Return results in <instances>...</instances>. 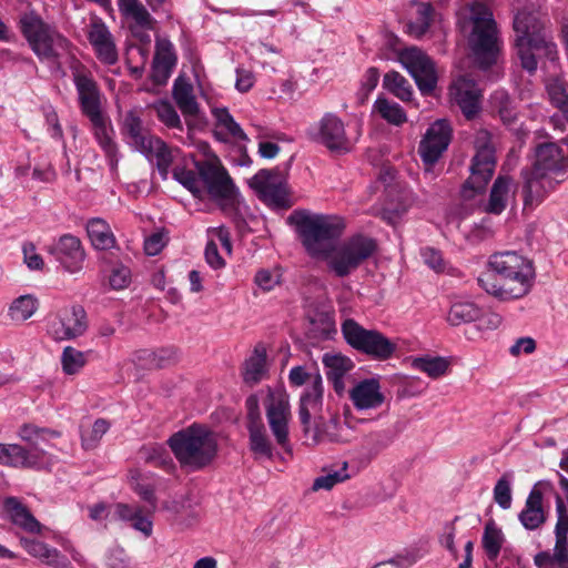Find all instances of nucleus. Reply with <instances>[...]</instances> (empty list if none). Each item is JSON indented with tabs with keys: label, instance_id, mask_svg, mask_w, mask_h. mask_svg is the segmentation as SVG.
Masks as SVG:
<instances>
[{
	"label": "nucleus",
	"instance_id": "obj_11",
	"mask_svg": "<svg viewBox=\"0 0 568 568\" xmlns=\"http://www.w3.org/2000/svg\"><path fill=\"white\" fill-rule=\"evenodd\" d=\"M290 383L293 386H302L307 383L306 388L300 397L298 417L303 426V433L310 432V419L321 412L323 406L324 386L318 372L310 373L304 366H294L288 373Z\"/></svg>",
	"mask_w": 568,
	"mask_h": 568
},
{
	"label": "nucleus",
	"instance_id": "obj_45",
	"mask_svg": "<svg viewBox=\"0 0 568 568\" xmlns=\"http://www.w3.org/2000/svg\"><path fill=\"white\" fill-rule=\"evenodd\" d=\"M38 300L30 294L17 297L9 307V316L14 322L29 320L38 310Z\"/></svg>",
	"mask_w": 568,
	"mask_h": 568
},
{
	"label": "nucleus",
	"instance_id": "obj_43",
	"mask_svg": "<svg viewBox=\"0 0 568 568\" xmlns=\"http://www.w3.org/2000/svg\"><path fill=\"white\" fill-rule=\"evenodd\" d=\"M534 564L537 568H568V548L555 546L552 551H539Z\"/></svg>",
	"mask_w": 568,
	"mask_h": 568
},
{
	"label": "nucleus",
	"instance_id": "obj_63",
	"mask_svg": "<svg viewBox=\"0 0 568 568\" xmlns=\"http://www.w3.org/2000/svg\"><path fill=\"white\" fill-rule=\"evenodd\" d=\"M41 561L53 568H73L70 560L64 555L50 546L48 547Z\"/></svg>",
	"mask_w": 568,
	"mask_h": 568
},
{
	"label": "nucleus",
	"instance_id": "obj_22",
	"mask_svg": "<svg viewBox=\"0 0 568 568\" xmlns=\"http://www.w3.org/2000/svg\"><path fill=\"white\" fill-rule=\"evenodd\" d=\"M544 490H552L549 481H539L530 490L518 519L527 530H536L546 521L542 507Z\"/></svg>",
	"mask_w": 568,
	"mask_h": 568
},
{
	"label": "nucleus",
	"instance_id": "obj_13",
	"mask_svg": "<svg viewBox=\"0 0 568 568\" xmlns=\"http://www.w3.org/2000/svg\"><path fill=\"white\" fill-rule=\"evenodd\" d=\"M265 414L276 444L286 454L292 455L293 450L288 429L292 415L288 395L283 390L268 388L267 399L265 402Z\"/></svg>",
	"mask_w": 568,
	"mask_h": 568
},
{
	"label": "nucleus",
	"instance_id": "obj_40",
	"mask_svg": "<svg viewBox=\"0 0 568 568\" xmlns=\"http://www.w3.org/2000/svg\"><path fill=\"white\" fill-rule=\"evenodd\" d=\"M412 4L417 6L416 17L407 23V31L415 38H422L430 28L434 8L429 2L413 0Z\"/></svg>",
	"mask_w": 568,
	"mask_h": 568
},
{
	"label": "nucleus",
	"instance_id": "obj_39",
	"mask_svg": "<svg viewBox=\"0 0 568 568\" xmlns=\"http://www.w3.org/2000/svg\"><path fill=\"white\" fill-rule=\"evenodd\" d=\"M59 316L71 339L83 335L88 328L87 314L84 308L80 305H73L70 308L62 310Z\"/></svg>",
	"mask_w": 568,
	"mask_h": 568
},
{
	"label": "nucleus",
	"instance_id": "obj_59",
	"mask_svg": "<svg viewBox=\"0 0 568 568\" xmlns=\"http://www.w3.org/2000/svg\"><path fill=\"white\" fill-rule=\"evenodd\" d=\"M551 103L562 112V116L568 120V94L561 83H552L547 88Z\"/></svg>",
	"mask_w": 568,
	"mask_h": 568
},
{
	"label": "nucleus",
	"instance_id": "obj_41",
	"mask_svg": "<svg viewBox=\"0 0 568 568\" xmlns=\"http://www.w3.org/2000/svg\"><path fill=\"white\" fill-rule=\"evenodd\" d=\"M266 374V353L265 349L255 348L250 358L245 361L243 369V379L246 384L253 386L260 383Z\"/></svg>",
	"mask_w": 568,
	"mask_h": 568
},
{
	"label": "nucleus",
	"instance_id": "obj_58",
	"mask_svg": "<svg viewBox=\"0 0 568 568\" xmlns=\"http://www.w3.org/2000/svg\"><path fill=\"white\" fill-rule=\"evenodd\" d=\"M379 81V72L376 68H368L361 80V87L357 91L358 103L363 104L368 95L375 90Z\"/></svg>",
	"mask_w": 568,
	"mask_h": 568
},
{
	"label": "nucleus",
	"instance_id": "obj_29",
	"mask_svg": "<svg viewBox=\"0 0 568 568\" xmlns=\"http://www.w3.org/2000/svg\"><path fill=\"white\" fill-rule=\"evenodd\" d=\"M142 153L150 162L155 161L158 171L163 180L168 178L169 169L173 163V150L169 148V145L162 141L160 138L153 136L145 144L144 149L139 151Z\"/></svg>",
	"mask_w": 568,
	"mask_h": 568
},
{
	"label": "nucleus",
	"instance_id": "obj_38",
	"mask_svg": "<svg viewBox=\"0 0 568 568\" xmlns=\"http://www.w3.org/2000/svg\"><path fill=\"white\" fill-rule=\"evenodd\" d=\"M173 99L184 115H195L199 104L193 93V87L182 78H178L173 85Z\"/></svg>",
	"mask_w": 568,
	"mask_h": 568
},
{
	"label": "nucleus",
	"instance_id": "obj_17",
	"mask_svg": "<svg viewBox=\"0 0 568 568\" xmlns=\"http://www.w3.org/2000/svg\"><path fill=\"white\" fill-rule=\"evenodd\" d=\"M195 166L201 183L211 197L214 200H231L233 197L235 186L223 166L209 161L196 162Z\"/></svg>",
	"mask_w": 568,
	"mask_h": 568
},
{
	"label": "nucleus",
	"instance_id": "obj_19",
	"mask_svg": "<svg viewBox=\"0 0 568 568\" xmlns=\"http://www.w3.org/2000/svg\"><path fill=\"white\" fill-rule=\"evenodd\" d=\"M450 95L466 119H474L480 111L481 90L469 75H462L453 83Z\"/></svg>",
	"mask_w": 568,
	"mask_h": 568
},
{
	"label": "nucleus",
	"instance_id": "obj_23",
	"mask_svg": "<svg viewBox=\"0 0 568 568\" xmlns=\"http://www.w3.org/2000/svg\"><path fill=\"white\" fill-rule=\"evenodd\" d=\"M88 39L102 63L112 65L118 61V51L113 37L101 20L91 22Z\"/></svg>",
	"mask_w": 568,
	"mask_h": 568
},
{
	"label": "nucleus",
	"instance_id": "obj_9",
	"mask_svg": "<svg viewBox=\"0 0 568 568\" xmlns=\"http://www.w3.org/2000/svg\"><path fill=\"white\" fill-rule=\"evenodd\" d=\"M306 136L335 155L347 154L355 145V141L346 132L344 121L333 112L324 113L317 122L310 125Z\"/></svg>",
	"mask_w": 568,
	"mask_h": 568
},
{
	"label": "nucleus",
	"instance_id": "obj_57",
	"mask_svg": "<svg viewBox=\"0 0 568 568\" xmlns=\"http://www.w3.org/2000/svg\"><path fill=\"white\" fill-rule=\"evenodd\" d=\"M158 119L170 129L183 130L180 115L168 101H160L154 105Z\"/></svg>",
	"mask_w": 568,
	"mask_h": 568
},
{
	"label": "nucleus",
	"instance_id": "obj_26",
	"mask_svg": "<svg viewBox=\"0 0 568 568\" xmlns=\"http://www.w3.org/2000/svg\"><path fill=\"white\" fill-rule=\"evenodd\" d=\"M322 362L328 382L332 383L335 393L342 395L345 392L344 378L355 367L353 361L342 354L326 353L323 355Z\"/></svg>",
	"mask_w": 568,
	"mask_h": 568
},
{
	"label": "nucleus",
	"instance_id": "obj_37",
	"mask_svg": "<svg viewBox=\"0 0 568 568\" xmlns=\"http://www.w3.org/2000/svg\"><path fill=\"white\" fill-rule=\"evenodd\" d=\"M397 432L392 427L371 432L363 438V448L369 458H375L393 444Z\"/></svg>",
	"mask_w": 568,
	"mask_h": 568
},
{
	"label": "nucleus",
	"instance_id": "obj_3",
	"mask_svg": "<svg viewBox=\"0 0 568 568\" xmlns=\"http://www.w3.org/2000/svg\"><path fill=\"white\" fill-rule=\"evenodd\" d=\"M70 70L78 92L81 111L89 118L94 138L104 151L111 171H115L119 163L118 146L112 136L113 130L101 112L98 83L94 81L91 72L77 59H72Z\"/></svg>",
	"mask_w": 568,
	"mask_h": 568
},
{
	"label": "nucleus",
	"instance_id": "obj_62",
	"mask_svg": "<svg viewBox=\"0 0 568 568\" xmlns=\"http://www.w3.org/2000/svg\"><path fill=\"white\" fill-rule=\"evenodd\" d=\"M131 281V271L123 265L115 266L110 274V285L114 290L125 288Z\"/></svg>",
	"mask_w": 568,
	"mask_h": 568
},
{
	"label": "nucleus",
	"instance_id": "obj_32",
	"mask_svg": "<svg viewBox=\"0 0 568 568\" xmlns=\"http://www.w3.org/2000/svg\"><path fill=\"white\" fill-rule=\"evenodd\" d=\"M88 236L97 250H110L116 244L110 225L100 217L90 219L87 223Z\"/></svg>",
	"mask_w": 568,
	"mask_h": 568
},
{
	"label": "nucleus",
	"instance_id": "obj_6",
	"mask_svg": "<svg viewBox=\"0 0 568 568\" xmlns=\"http://www.w3.org/2000/svg\"><path fill=\"white\" fill-rule=\"evenodd\" d=\"M174 457L183 469L197 471L209 466L217 455V440L213 432L201 424H192L168 439Z\"/></svg>",
	"mask_w": 568,
	"mask_h": 568
},
{
	"label": "nucleus",
	"instance_id": "obj_5",
	"mask_svg": "<svg viewBox=\"0 0 568 568\" xmlns=\"http://www.w3.org/2000/svg\"><path fill=\"white\" fill-rule=\"evenodd\" d=\"M462 28H470L468 45L477 67L487 70L496 64L503 41L490 9L480 2L470 4L469 14L462 22Z\"/></svg>",
	"mask_w": 568,
	"mask_h": 568
},
{
	"label": "nucleus",
	"instance_id": "obj_18",
	"mask_svg": "<svg viewBox=\"0 0 568 568\" xmlns=\"http://www.w3.org/2000/svg\"><path fill=\"white\" fill-rule=\"evenodd\" d=\"M48 253L70 273L79 272L85 258L80 239L72 234L60 236L57 242L48 246Z\"/></svg>",
	"mask_w": 568,
	"mask_h": 568
},
{
	"label": "nucleus",
	"instance_id": "obj_16",
	"mask_svg": "<svg viewBox=\"0 0 568 568\" xmlns=\"http://www.w3.org/2000/svg\"><path fill=\"white\" fill-rule=\"evenodd\" d=\"M48 454L40 447H27L16 443H0V465L18 469H42Z\"/></svg>",
	"mask_w": 568,
	"mask_h": 568
},
{
	"label": "nucleus",
	"instance_id": "obj_14",
	"mask_svg": "<svg viewBox=\"0 0 568 568\" xmlns=\"http://www.w3.org/2000/svg\"><path fill=\"white\" fill-rule=\"evenodd\" d=\"M398 59L423 94H429L435 90L437 72L429 55L416 47H410L402 50Z\"/></svg>",
	"mask_w": 568,
	"mask_h": 568
},
{
	"label": "nucleus",
	"instance_id": "obj_53",
	"mask_svg": "<svg viewBox=\"0 0 568 568\" xmlns=\"http://www.w3.org/2000/svg\"><path fill=\"white\" fill-rule=\"evenodd\" d=\"M513 474L505 473L495 484L494 500L503 509H509L513 501L511 495Z\"/></svg>",
	"mask_w": 568,
	"mask_h": 568
},
{
	"label": "nucleus",
	"instance_id": "obj_25",
	"mask_svg": "<svg viewBox=\"0 0 568 568\" xmlns=\"http://www.w3.org/2000/svg\"><path fill=\"white\" fill-rule=\"evenodd\" d=\"M349 399L357 410L376 409L385 402L381 384L376 378H366L358 382L349 390Z\"/></svg>",
	"mask_w": 568,
	"mask_h": 568
},
{
	"label": "nucleus",
	"instance_id": "obj_24",
	"mask_svg": "<svg viewBox=\"0 0 568 568\" xmlns=\"http://www.w3.org/2000/svg\"><path fill=\"white\" fill-rule=\"evenodd\" d=\"M174 45L168 39H158L155 54L152 62V80L158 85H163L171 77L176 64Z\"/></svg>",
	"mask_w": 568,
	"mask_h": 568
},
{
	"label": "nucleus",
	"instance_id": "obj_21",
	"mask_svg": "<svg viewBox=\"0 0 568 568\" xmlns=\"http://www.w3.org/2000/svg\"><path fill=\"white\" fill-rule=\"evenodd\" d=\"M521 176L524 179L523 196L525 207L538 205L545 196L554 190L556 184L561 182V180L555 179L554 176L538 174L537 170L534 168L524 169Z\"/></svg>",
	"mask_w": 568,
	"mask_h": 568
},
{
	"label": "nucleus",
	"instance_id": "obj_35",
	"mask_svg": "<svg viewBox=\"0 0 568 568\" xmlns=\"http://www.w3.org/2000/svg\"><path fill=\"white\" fill-rule=\"evenodd\" d=\"M513 189V180L509 176H498L490 190L489 201L486 211L491 214H500L507 206L509 194Z\"/></svg>",
	"mask_w": 568,
	"mask_h": 568
},
{
	"label": "nucleus",
	"instance_id": "obj_33",
	"mask_svg": "<svg viewBox=\"0 0 568 568\" xmlns=\"http://www.w3.org/2000/svg\"><path fill=\"white\" fill-rule=\"evenodd\" d=\"M139 457L144 463L159 467L169 474L176 470V465L166 448L159 444L143 445L139 450Z\"/></svg>",
	"mask_w": 568,
	"mask_h": 568
},
{
	"label": "nucleus",
	"instance_id": "obj_4",
	"mask_svg": "<svg viewBox=\"0 0 568 568\" xmlns=\"http://www.w3.org/2000/svg\"><path fill=\"white\" fill-rule=\"evenodd\" d=\"M515 49L520 65L532 74L538 68L537 57L555 61L558 58L557 44L546 31L537 12L526 9L519 10L513 22Z\"/></svg>",
	"mask_w": 568,
	"mask_h": 568
},
{
	"label": "nucleus",
	"instance_id": "obj_27",
	"mask_svg": "<svg viewBox=\"0 0 568 568\" xmlns=\"http://www.w3.org/2000/svg\"><path fill=\"white\" fill-rule=\"evenodd\" d=\"M343 426L337 416H332L324 420L322 417L315 422L312 428V418L310 419V432L305 437L311 440L312 445L322 443H345L347 439L343 436Z\"/></svg>",
	"mask_w": 568,
	"mask_h": 568
},
{
	"label": "nucleus",
	"instance_id": "obj_48",
	"mask_svg": "<svg viewBox=\"0 0 568 568\" xmlns=\"http://www.w3.org/2000/svg\"><path fill=\"white\" fill-rule=\"evenodd\" d=\"M481 541L487 557L490 560H495L499 556L504 542V535L501 529L498 528L493 520L486 524Z\"/></svg>",
	"mask_w": 568,
	"mask_h": 568
},
{
	"label": "nucleus",
	"instance_id": "obj_47",
	"mask_svg": "<svg viewBox=\"0 0 568 568\" xmlns=\"http://www.w3.org/2000/svg\"><path fill=\"white\" fill-rule=\"evenodd\" d=\"M490 105L505 124H511L516 120V112L509 94L505 90H496L490 95Z\"/></svg>",
	"mask_w": 568,
	"mask_h": 568
},
{
	"label": "nucleus",
	"instance_id": "obj_42",
	"mask_svg": "<svg viewBox=\"0 0 568 568\" xmlns=\"http://www.w3.org/2000/svg\"><path fill=\"white\" fill-rule=\"evenodd\" d=\"M213 114L216 120V135L225 134L235 140L247 139L246 134L241 129L240 124L234 121L227 109H215Z\"/></svg>",
	"mask_w": 568,
	"mask_h": 568
},
{
	"label": "nucleus",
	"instance_id": "obj_28",
	"mask_svg": "<svg viewBox=\"0 0 568 568\" xmlns=\"http://www.w3.org/2000/svg\"><path fill=\"white\" fill-rule=\"evenodd\" d=\"M121 131L126 143L135 151L144 149L148 141L154 136L144 129L141 118L134 111L125 113Z\"/></svg>",
	"mask_w": 568,
	"mask_h": 568
},
{
	"label": "nucleus",
	"instance_id": "obj_56",
	"mask_svg": "<svg viewBox=\"0 0 568 568\" xmlns=\"http://www.w3.org/2000/svg\"><path fill=\"white\" fill-rule=\"evenodd\" d=\"M558 519L555 527L556 542L555 546L568 548V515L562 498L556 497Z\"/></svg>",
	"mask_w": 568,
	"mask_h": 568
},
{
	"label": "nucleus",
	"instance_id": "obj_1",
	"mask_svg": "<svg viewBox=\"0 0 568 568\" xmlns=\"http://www.w3.org/2000/svg\"><path fill=\"white\" fill-rule=\"evenodd\" d=\"M288 221L295 225L308 255L325 260L328 271L337 277L351 275L377 251V242L363 234L336 243L345 227L336 216L296 211Z\"/></svg>",
	"mask_w": 568,
	"mask_h": 568
},
{
	"label": "nucleus",
	"instance_id": "obj_15",
	"mask_svg": "<svg viewBox=\"0 0 568 568\" xmlns=\"http://www.w3.org/2000/svg\"><path fill=\"white\" fill-rule=\"evenodd\" d=\"M534 169L538 174L554 176L564 174L568 170V141L561 140V143L545 142L535 149Z\"/></svg>",
	"mask_w": 568,
	"mask_h": 568
},
{
	"label": "nucleus",
	"instance_id": "obj_51",
	"mask_svg": "<svg viewBox=\"0 0 568 568\" xmlns=\"http://www.w3.org/2000/svg\"><path fill=\"white\" fill-rule=\"evenodd\" d=\"M412 365L415 369L424 372L432 378L445 375L448 369V362L443 357H416Z\"/></svg>",
	"mask_w": 568,
	"mask_h": 568
},
{
	"label": "nucleus",
	"instance_id": "obj_31",
	"mask_svg": "<svg viewBox=\"0 0 568 568\" xmlns=\"http://www.w3.org/2000/svg\"><path fill=\"white\" fill-rule=\"evenodd\" d=\"M121 14L142 30H152L154 19L140 0H118Z\"/></svg>",
	"mask_w": 568,
	"mask_h": 568
},
{
	"label": "nucleus",
	"instance_id": "obj_12",
	"mask_svg": "<svg viewBox=\"0 0 568 568\" xmlns=\"http://www.w3.org/2000/svg\"><path fill=\"white\" fill-rule=\"evenodd\" d=\"M453 136V129L447 120L435 121L426 130L418 146V153L425 165L423 176L432 182L436 179L434 165L447 150Z\"/></svg>",
	"mask_w": 568,
	"mask_h": 568
},
{
	"label": "nucleus",
	"instance_id": "obj_34",
	"mask_svg": "<svg viewBox=\"0 0 568 568\" xmlns=\"http://www.w3.org/2000/svg\"><path fill=\"white\" fill-rule=\"evenodd\" d=\"M248 432L250 449L255 459L265 458L273 459L274 449L270 440L264 424H254L246 426Z\"/></svg>",
	"mask_w": 568,
	"mask_h": 568
},
{
	"label": "nucleus",
	"instance_id": "obj_52",
	"mask_svg": "<svg viewBox=\"0 0 568 568\" xmlns=\"http://www.w3.org/2000/svg\"><path fill=\"white\" fill-rule=\"evenodd\" d=\"M110 423L104 418H98L90 429L81 432V442L84 449H93L98 446L103 435L109 430Z\"/></svg>",
	"mask_w": 568,
	"mask_h": 568
},
{
	"label": "nucleus",
	"instance_id": "obj_44",
	"mask_svg": "<svg viewBox=\"0 0 568 568\" xmlns=\"http://www.w3.org/2000/svg\"><path fill=\"white\" fill-rule=\"evenodd\" d=\"M374 110L389 124L399 126L407 121L404 109L386 98L378 97L374 102Z\"/></svg>",
	"mask_w": 568,
	"mask_h": 568
},
{
	"label": "nucleus",
	"instance_id": "obj_20",
	"mask_svg": "<svg viewBox=\"0 0 568 568\" xmlns=\"http://www.w3.org/2000/svg\"><path fill=\"white\" fill-rule=\"evenodd\" d=\"M250 186L270 204L281 206L286 201V191L277 170H260L250 180Z\"/></svg>",
	"mask_w": 568,
	"mask_h": 568
},
{
	"label": "nucleus",
	"instance_id": "obj_60",
	"mask_svg": "<svg viewBox=\"0 0 568 568\" xmlns=\"http://www.w3.org/2000/svg\"><path fill=\"white\" fill-rule=\"evenodd\" d=\"M348 478V474L346 473V463H344V468L338 471H334L331 474H327L325 476L317 477L313 483V489L320 490V489H331L333 488L337 483H342L345 479Z\"/></svg>",
	"mask_w": 568,
	"mask_h": 568
},
{
	"label": "nucleus",
	"instance_id": "obj_46",
	"mask_svg": "<svg viewBox=\"0 0 568 568\" xmlns=\"http://www.w3.org/2000/svg\"><path fill=\"white\" fill-rule=\"evenodd\" d=\"M383 87L402 101H409L412 99V85L407 79L397 71H389L384 75Z\"/></svg>",
	"mask_w": 568,
	"mask_h": 568
},
{
	"label": "nucleus",
	"instance_id": "obj_55",
	"mask_svg": "<svg viewBox=\"0 0 568 568\" xmlns=\"http://www.w3.org/2000/svg\"><path fill=\"white\" fill-rule=\"evenodd\" d=\"M173 178L185 189H187L194 196H201L203 190L201 186L199 173L185 168L176 166L173 169Z\"/></svg>",
	"mask_w": 568,
	"mask_h": 568
},
{
	"label": "nucleus",
	"instance_id": "obj_61",
	"mask_svg": "<svg viewBox=\"0 0 568 568\" xmlns=\"http://www.w3.org/2000/svg\"><path fill=\"white\" fill-rule=\"evenodd\" d=\"M254 282L262 291L270 292L281 283V274L277 271L262 268L255 274Z\"/></svg>",
	"mask_w": 568,
	"mask_h": 568
},
{
	"label": "nucleus",
	"instance_id": "obj_8",
	"mask_svg": "<svg viewBox=\"0 0 568 568\" xmlns=\"http://www.w3.org/2000/svg\"><path fill=\"white\" fill-rule=\"evenodd\" d=\"M491 138L487 129H479L475 134L476 152L469 166L470 175L463 185L465 197H471L484 191L494 175L497 161Z\"/></svg>",
	"mask_w": 568,
	"mask_h": 568
},
{
	"label": "nucleus",
	"instance_id": "obj_64",
	"mask_svg": "<svg viewBox=\"0 0 568 568\" xmlns=\"http://www.w3.org/2000/svg\"><path fill=\"white\" fill-rule=\"evenodd\" d=\"M166 244L165 234L163 232H154L144 241V252L154 256L158 255Z\"/></svg>",
	"mask_w": 568,
	"mask_h": 568
},
{
	"label": "nucleus",
	"instance_id": "obj_49",
	"mask_svg": "<svg viewBox=\"0 0 568 568\" xmlns=\"http://www.w3.org/2000/svg\"><path fill=\"white\" fill-rule=\"evenodd\" d=\"M18 436L21 440L28 443L27 447H39V440H44L48 436L58 437L59 433L31 423H24L19 427Z\"/></svg>",
	"mask_w": 568,
	"mask_h": 568
},
{
	"label": "nucleus",
	"instance_id": "obj_36",
	"mask_svg": "<svg viewBox=\"0 0 568 568\" xmlns=\"http://www.w3.org/2000/svg\"><path fill=\"white\" fill-rule=\"evenodd\" d=\"M481 316V308L474 302L458 301L450 305L446 320L452 326H459L478 321Z\"/></svg>",
	"mask_w": 568,
	"mask_h": 568
},
{
	"label": "nucleus",
	"instance_id": "obj_7",
	"mask_svg": "<svg viewBox=\"0 0 568 568\" xmlns=\"http://www.w3.org/2000/svg\"><path fill=\"white\" fill-rule=\"evenodd\" d=\"M20 29L41 61L59 67V59L70 53V41L34 11L27 12L20 18Z\"/></svg>",
	"mask_w": 568,
	"mask_h": 568
},
{
	"label": "nucleus",
	"instance_id": "obj_2",
	"mask_svg": "<svg viewBox=\"0 0 568 568\" xmlns=\"http://www.w3.org/2000/svg\"><path fill=\"white\" fill-rule=\"evenodd\" d=\"M535 271L532 263L514 251L495 253L488 268L478 278V285L500 301L521 298L531 288Z\"/></svg>",
	"mask_w": 568,
	"mask_h": 568
},
{
	"label": "nucleus",
	"instance_id": "obj_30",
	"mask_svg": "<svg viewBox=\"0 0 568 568\" xmlns=\"http://www.w3.org/2000/svg\"><path fill=\"white\" fill-rule=\"evenodd\" d=\"M3 508L16 526L31 534L41 531V524L17 497H7Z\"/></svg>",
	"mask_w": 568,
	"mask_h": 568
},
{
	"label": "nucleus",
	"instance_id": "obj_54",
	"mask_svg": "<svg viewBox=\"0 0 568 568\" xmlns=\"http://www.w3.org/2000/svg\"><path fill=\"white\" fill-rule=\"evenodd\" d=\"M87 363L85 354L72 346L64 347L61 356L63 372L68 375L77 374Z\"/></svg>",
	"mask_w": 568,
	"mask_h": 568
},
{
	"label": "nucleus",
	"instance_id": "obj_50",
	"mask_svg": "<svg viewBox=\"0 0 568 568\" xmlns=\"http://www.w3.org/2000/svg\"><path fill=\"white\" fill-rule=\"evenodd\" d=\"M173 358L174 353L170 349H159L155 352L142 349L136 353L139 364L149 369L162 368Z\"/></svg>",
	"mask_w": 568,
	"mask_h": 568
},
{
	"label": "nucleus",
	"instance_id": "obj_10",
	"mask_svg": "<svg viewBox=\"0 0 568 568\" xmlns=\"http://www.w3.org/2000/svg\"><path fill=\"white\" fill-rule=\"evenodd\" d=\"M342 333L348 345L374 359L386 361L397 348L396 343L381 332L366 329L352 318L342 324Z\"/></svg>",
	"mask_w": 568,
	"mask_h": 568
}]
</instances>
